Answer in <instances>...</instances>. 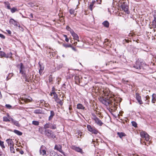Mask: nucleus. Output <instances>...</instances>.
Masks as SVG:
<instances>
[{"instance_id": "23", "label": "nucleus", "mask_w": 156, "mask_h": 156, "mask_svg": "<svg viewBox=\"0 0 156 156\" xmlns=\"http://www.w3.org/2000/svg\"><path fill=\"white\" fill-rule=\"evenodd\" d=\"M102 24L106 28H108L109 27V23L108 21L106 20L104 21Z\"/></svg>"}, {"instance_id": "19", "label": "nucleus", "mask_w": 156, "mask_h": 156, "mask_svg": "<svg viewBox=\"0 0 156 156\" xmlns=\"http://www.w3.org/2000/svg\"><path fill=\"white\" fill-rule=\"evenodd\" d=\"M55 115V113L54 111H50V115L49 117L48 120L49 121H50L52 119Z\"/></svg>"}, {"instance_id": "42", "label": "nucleus", "mask_w": 156, "mask_h": 156, "mask_svg": "<svg viewBox=\"0 0 156 156\" xmlns=\"http://www.w3.org/2000/svg\"><path fill=\"white\" fill-rule=\"evenodd\" d=\"M131 123L132 124V125L134 127H137V124L135 121H132L131 122Z\"/></svg>"}, {"instance_id": "3", "label": "nucleus", "mask_w": 156, "mask_h": 156, "mask_svg": "<svg viewBox=\"0 0 156 156\" xmlns=\"http://www.w3.org/2000/svg\"><path fill=\"white\" fill-rule=\"evenodd\" d=\"M144 66H146V64L144 63L142 60L139 58L136 61L133 67L136 69H143Z\"/></svg>"}, {"instance_id": "37", "label": "nucleus", "mask_w": 156, "mask_h": 156, "mask_svg": "<svg viewBox=\"0 0 156 156\" xmlns=\"http://www.w3.org/2000/svg\"><path fill=\"white\" fill-rule=\"evenodd\" d=\"M0 146L2 149L5 148V147L4 144V142L0 140Z\"/></svg>"}, {"instance_id": "21", "label": "nucleus", "mask_w": 156, "mask_h": 156, "mask_svg": "<svg viewBox=\"0 0 156 156\" xmlns=\"http://www.w3.org/2000/svg\"><path fill=\"white\" fill-rule=\"evenodd\" d=\"M117 135L121 139L122 138L123 136H126V134L123 132H117Z\"/></svg>"}, {"instance_id": "48", "label": "nucleus", "mask_w": 156, "mask_h": 156, "mask_svg": "<svg viewBox=\"0 0 156 156\" xmlns=\"http://www.w3.org/2000/svg\"><path fill=\"white\" fill-rule=\"evenodd\" d=\"M29 17L31 20H33L34 17L33 14V13H31L30 15H29Z\"/></svg>"}, {"instance_id": "24", "label": "nucleus", "mask_w": 156, "mask_h": 156, "mask_svg": "<svg viewBox=\"0 0 156 156\" xmlns=\"http://www.w3.org/2000/svg\"><path fill=\"white\" fill-rule=\"evenodd\" d=\"M77 108L79 109H84L85 107L82 104L79 103L77 105Z\"/></svg>"}, {"instance_id": "57", "label": "nucleus", "mask_w": 156, "mask_h": 156, "mask_svg": "<svg viewBox=\"0 0 156 156\" xmlns=\"http://www.w3.org/2000/svg\"><path fill=\"white\" fill-rule=\"evenodd\" d=\"M96 1L98 4H101V3L102 0H97Z\"/></svg>"}, {"instance_id": "43", "label": "nucleus", "mask_w": 156, "mask_h": 156, "mask_svg": "<svg viewBox=\"0 0 156 156\" xmlns=\"http://www.w3.org/2000/svg\"><path fill=\"white\" fill-rule=\"evenodd\" d=\"M10 149L11 153H15V150L14 148V147H10Z\"/></svg>"}, {"instance_id": "32", "label": "nucleus", "mask_w": 156, "mask_h": 156, "mask_svg": "<svg viewBox=\"0 0 156 156\" xmlns=\"http://www.w3.org/2000/svg\"><path fill=\"white\" fill-rule=\"evenodd\" d=\"M63 46L65 47L66 48H71L72 47V45L70 44H68L65 43H64L62 44Z\"/></svg>"}, {"instance_id": "27", "label": "nucleus", "mask_w": 156, "mask_h": 156, "mask_svg": "<svg viewBox=\"0 0 156 156\" xmlns=\"http://www.w3.org/2000/svg\"><path fill=\"white\" fill-rule=\"evenodd\" d=\"M55 100L57 103L59 104L61 106L63 105V102H62V101L59 98H58L56 99H55Z\"/></svg>"}, {"instance_id": "14", "label": "nucleus", "mask_w": 156, "mask_h": 156, "mask_svg": "<svg viewBox=\"0 0 156 156\" xmlns=\"http://www.w3.org/2000/svg\"><path fill=\"white\" fill-rule=\"evenodd\" d=\"M19 65H20V73L26 71L25 70V67L22 63H20V65L19 64L17 66H18Z\"/></svg>"}, {"instance_id": "6", "label": "nucleus", "mask_w": 156, "mask_h": 156, "mask_svg": "<svg viewBox=\"0 0 156 156\" xmlns=\"http://www.w3.org/2000/svg\"><path fill=\"white\" fill-rule=\"evenodd\" d=\"M121 8L126 13L129 14L130 12L128 9V6L126 4L125 2H123L122 5H121Z\"/></svg>"}, {"instance_id": "10", "label": "nucleus", "mask_w": 156, "mask_h": 156, "mask_svg": "<svg viewBox=\"0 0 156 156\" xmlns=\"http://www.w3.org/2000/svg\"><path fill=\"white\" fill-rule=\"evenodd\" d=\"M135 94H136V99L137 100L138 103L140 105H142V104H143V102L142 100L141 97L140 96V94L138 93H136Z\"/></svg>"}, {"instance_id": "13", "label": "nucleus", "mask_w": 156, "mask_h": 156, "mask_svg": "<svg viewBox=\"0 0 156 156\" xmlns=\"http://www.w3.org/2000/svg\"><path fill=\"white\" fill-rule=\"evenodd\" d=\"M9 23L10 24H11L13 25H14V26L16 27H20V25L18 26V23L15 20H14L13 19L11 18L9 20Z\"/></svg>"}, {"instance_id": "40", "label": "nucleus", "mask_w": 156, "mask_h": 156, "mask_svg": "<svg viewBox=\"0 0 156 156\" xmlns=\"http://www.w3.org/2000/svg\"><path fill=\"white\" fill-rule=\"evenodd\" d=\"M12 52H10L9 53H8L7 54H6L5 58H11L12 57Z\"/></svg>"}, {"instance_id": "18", "label": "nucleus", "mask_w": 156, "mask_h": 156, "mask_svg": "<svg viewBox=\"0 0 156 156\" xmlns=\"http://www.w3.org/2000/svg\"><path fill=\"white\" fill-rule=\"evenodd\" d=\"M150 99V97L148 95L144 97V101H145L146 104L148 105L149 104Z\"/></svg>"}, {"instance_id": "54", "label": "nucleus", "mask_w": 156, "mask_h": 156, "mask_svg": "<svg viewBox=\"0 0 156 156\" xmlns=\"http://www.w3.org/2000/svg\"><path fill=\"white\" fill-rule=\"evenodd\" d=\"M129 40L128 39H125L123 40L124 43H129Z\"/></svg>"}, {"instance_id": "15", "label": "nucleus", "mask_w": 156, "mask_h": 156, "mask_svg": "<svg viewBox=\"0 0 156 156\" xmlns=\"http://www.w3.org/2000/svg\"><path fill=\"white\" fill-rule=\"evenodd\" d=\"M6 142L10 147H14V144L13 142L11 139H8L6 140Z\"/></svg>"}, {"instance_id": "25", "label": "nucleus", "mask_w": 156, "mask_h": 156, "mask_svg": "<svg viewBox=\"0 0 156 156\" xmlns=\"http://www.w3.org/2000/svg\"><path fill=\"white\" fill-rule=\"evenodd\" d=\"M151 102L153 103H154L156 102V94H153L152 95V99Z\"/></svg>"}, {"instance_id": "11", "label": "nucleus", "mask_w": 156, "mask_h": 156, "mask_svg": "<svg viewBox=\"0 0 156 156\" xmlns=\"http://www.w3.org/2000/svg\"><path fill=\"white\" fill-rule=\"evenodd\" d=\"M71 148L77 152L81 153V154H83V153L82 149L79 147H77L74 145H72L71 146Z\"/></svg>"}, {"instance_id": "61", "label": "nucleus", "mask_w": 156, "mask_h": 156, "mask_svg": "<svg viewBox=\"0 0 156 156\" xmlns=\"http://www.w3.org/2000/svg\"><path fill=\"white\" fill-rule=\"evenodd\" d=\"M92 115L94 117L93 119H95V118H97L96 115L94 113L92 114Z\"/></svg>"}, {"instance_id": "2", "label": "nucleus", "mask_w": 156, "mask_h": 156, "mask_svg": "<svg viewBox=\"0 0 156 156\" xmlns=\"http://www.w3.org/2000/svg\"><path fill=\"white\" fill-rule=\"evenodd\" d=\"M41 134H44L48 138L54 139L56 138V135L54 132L50 129L44 130V131H41L39 130Z\"/></svg>"}, {"instance_id": "17", "label": "nucleus", "mask_w": 156, "mask_h": 156, "mask_svg": "<svg viewBox=\"0 0 156 156\" xmlns=\"http://www.w3.org/2000/svg\"><path fill=\"white\" fill-rule=\"evenodd\" d=\"M71 34L73 37L74 39L77 40L78 41H79V40H78L79 37L78 35L77 34L75 33L74 31Z\"/></svg>"}, {"instance_id": "39", "label": "nucleus", "mask_w": 156, "mask_h": 156, "mask_svg": "<svg viewBox=\"0 0 156 156\" xmlns=\"http://www.w3.org/2000/svg\"><path fill=\"white\" fill-rule=\"evenodd\" d=\"M39 122L38 121H32V124L35 126H38L39 125Z\"/></svg>"}, {"instance_id": "9", "label": "nucleus", "mask_w": 156, "mask_h": 156, "mask_svg": "<svg viewBox=\"0 0 156 156\" xmlns=\"http://www.w3.org/2000/svg\"><path fill=\"white\" fill-rule=\"evenodd\" d=\"M54 149L56 150L59 151L62 153L64 156H66L64 152L63 151L62 149V146L60 144L55 145L54 147Z\"/></svg>"}, {"instance_id": "56", "label": "nucleus", "mask_w": 156, "mask_h": 156, "mask_svg": "<svg viewBox=\"0 0 156 156\" xmlns=\"http://www.w3.org/2000/svg\"><path fill=\"white\" fill-rule=\"evenodd\" d=\"M71 48L74 51H77L76 49L75 48L73 47L72 45V47H71Z\"/></svg>"}, {"instance_id": "28", "label": "nucleus", "mask_w": 156, "mask_h": 156, "mask_svg": "<svg viewBox=\"0 0 156 156\" xmlns=\"http://www.w3.org/2000/svg\"><path fill=\"white\" fill-rule=\"evenodd\" d=\"M13 132L19 136H21L23 134L22 132L16 129L14 130Z\"/></svg>"}, {"instance_id": "36", "label": "nucleus", "mask_w": 156, "mask_h": 156, "mask_svg": "<svg viewBox=\"0 0 156 156\" xmlns=\"http://www.w3.org/2000/svg\"><path fill=\"white\" fill-rule=\"evenodd\" d=\"M75 80V81L76 82H79V83L80 82V78L78 76H76L74 77Z\"/></svg>"}, {"instance_id": "60", "label": "nucleus", "mask_w": 156, "mask_h": 156, "mask_svg": "<svg viewBox=\"0 0 156 156\" xmlns=\"http://www.w3.org/2000/svg\"><path fill=\"white\" fill-rule=\"evenodd\" d=\"M20 153L21 154H23L24 153V151L23 150H21L20 151Z\"/></svg>"}, {"instance_id": "41", "label": "nucleus", "mask_w": 156, "mask_h": 156, "mask_svg": "<svg viewBox=\"0 0 156 156\" xmlns=\"http://www.w3.org/2000/svg\"><path fill=\"white\" fill-rule=\"evenodd\" d=\"M55 88L54 87H53L52 88L51 90V93L50 95L51 96H52V95L53 94H52L53 93H56L55 92Z\"/></svg>"}, {"instance_id": "12", "label": "nucleus", "mask_w": 156, "mask_h": 156, "mask_svg": "<svg viewBox=\"0 0 156 156\" xmlns=\"http://www.w3.org/2000/svg\"><path fill=\"white\" fill-rule=\"evenodd\" d=\"M93 119L95 121V123L99 126H101L103 124L101 121L98 117L95 118V119Z\"/></svg>"}, {"instance_id": "33", "label": "nucleus", "mask_w": 156, "mask_h": 156, "mask_svg": "<svg viewBox=\"0 0 156 156\" xmlns=\"http://www.w3.org/2000/svg\"><path fill=\"white\" fill-rule=\"evenodd\" d=\"M11 12L12 13H13L15 12L16 11H18V10L17 8L16 7H13L11 9Z\"/></svg>"}, {"instance_id": "26", "label": "nucleus", "mask_w": 156, "mask_h": 156, "mask_svg": "<svg viewBox=\"0 0 156 156\" xmlns=\"http://www.w3.org/2000/svg\"><path fill=\"white\" fill-rule=\"evenodd\" d=\"M63 66V64L62 63L58 65L56 67H55V71L59 70V69L62 68Z\"/></svg>"}, {"instance_id": "8", "label": "nucleus", "mask_w": 156, "mask_h": 156, "mask_svg": "<svg viewBox=\"0 0 156 156\" xmlns=\"http://www.w3.org/2000/svg\"><path fill=\"white\" fill-rule=\"evenodd\" d=\"M141 136L142 138H144L147 141H148L149 140V135L145 131H142L140 133Z\"/></svg>"}, {"instance_id": "53", "label": "nucleus", "mask_w": 156, "mask_h": 156, "mask_svg": "<svg viewBox=\"0 0 156 156\" xmlns=\"http://www.w3.org/2000/svg\"><path fill=\"white\" fill-rule=\"evenodd\" d=\"M0 37L3 39L5 38V36L3 34H0Z\"/></svg>"}, {"instance_id": "4", "label": "nucleus", "mask_w": 156, "mask_h": 156, "mask_svg": "<svg viewBox=\"0 0 156 156\" xmlns=\"http://www.w3.org/2000/svg\"><path fill=\"white\" fill-rule=\"evenodd\" d=\"M50 128L53 129H55L57 128L56 125L54 123L48 122L45 124L43 127L44 130L49 129L48 128Z\"/></svg>"}, {"instance_id": "64", "label": "nucleus", "mask_w": 156, "mask_h": 156, "mask_svg": "<svg viewBox=\"0 0 156 156\" xmlns=\"http://www.w3.org/2000/svg\"><path fill=\"white\" fill-rule=\"evenodd\" d=\"M69 110L71 111L72 110V108L71 107H69Z\"/></svg>"}, {"instance_id": "47", "label": "nucleus", "mask_w": 156, "mask_h": 156, "mask_svg": "<svg viewBox=\"0 0 156 156\" xmlns=\"http://www.w3.org/2000/svg\"><path fill=\"white\" fill-rule=\"evenodd\" d=\"M133 53L134 54H136L137 53L138 51V50L137 49H136V48H134L133 50Z\"/></svg>"}, {"instance_id": "55", "label": "nucleus", "mask_w": 156, "mask_h": 156, "mask_svg": "<svg viewBox=\"0 0 156 156\" xmlns=\"http://www.w3.org/2000/svg\"><path fill=\"white\" fill-rule=\"evenodd\" d=\"M93 4H90V5L89 8L91 11H92V7H93Z\"/></svg>"}, {"instance_id": "20", "label": "nucleus", "mask_w": 156, "mask_h": 156, "mask_svg": "<svg viewBox=\"0 0 156 156\" xmlns=\"http://www.w3.org/2000/svg\"><path fill=\"white\" fill-rule=\"evenodd\" d=\"M34 112L35 114H42L43 113V111L40 109H36L34 110Z\"/></svg>"}, {"instance_id": "22", "label": "nucleus", "mask_w": 156, "mask_h": 156, "mask_svg": "<svg viewBox=\"0 0 156 156\" xmlns=\"http://www.w3.org/2000/svg\"><path fill=\"white\" fill-rule=\"evenodd\" d=\"M154 20L152 22L153 27H156V13L154 15Z\"/></svg>"}, {"instance_id": "59", "label": "nucleus", "mask_w": 156, "mask_h": 156, "mask_svg": "<svg viewBox=\"0 0 156 156\" xmlns=\"http://www.w3.org/2000/svg\"><path fill=\"white\" fill-rule=\"evenodd\" d=\"M6 31L7 33L10 35L11 34L12 32L11 31L9 30H6Z\"/></svg>"}, {"instance_id": "46", "label": "nucleus", "mask_w": 156, "mask_h": 156, "mask_svg": "<svg viewBox=\"0 0 156 156\" xmlns=\"http://www.w3.org/2000/svg\"><path fill=\"white\" fill-rule=\"evenodd\" d=\"M53 94L54 95V97L55 100V99H56L58 98V96L57 94L56 93H53Z\"/></svg>"}, {"instance_id": "62", "label": "nucleus", "mask_w": 156, "mask_h": 156, "mask_svg": "<svg viewBox=\"0 0 156 156\" xmlns=\"http://www.w3.org/2000/svg\"><path fill=\"white\" fill-rule=\"evenodd\" d=\"M65 41L66 42H68L69 41V38L67 37H66V38H65Z\"/></svg>"}, {"instance_id": "52", "label": "nucleus", "mask_w": 156, "mask_h": 156, "mask_svg": "<svg viewBox=\"0 0 156 156\" xmlns=\"http://www.w3.org/2000/svg\"><path fill=\"white\" fill-rule=\"evenodd\" d=\"M39 67L40 68L39 70H44V66H42L41 65L39 64Z\"/></svg>"}, {"instance_id": "7", "label": "nucleus", "mask_w": 156, "mask_h": 156, "mask_svg": "<svg viewBox=\"0 0 156 156\" xmlns=\"http://www.w3.org/2000/svg\"><path fill=\"white\" fill-rule=\"evenodd\" d=\"M47 148L44 146L42 145L41 146L39 150L40 154L42 156H44L46 155Z\"/></svg>"}, {"instance_id": "38", "label": "nucleus", "mask_w": 156, "mask_h": 156, "mask_svg": "<svg viewBox=\"0 0 156 156\" xmlns=\"http://www.w3.org/2000/svg\"><path fill=\"white\" fill-rule=\"evenodd\" d=\"M66 29L70 31V33L71 34L74 31L73 30L71 29V28L69 26H67L66 27Z\"/></svg>"}, {"instance_id": "5", "label": "nucleus", "mask_w": 156, "mask_h": 156, "mask_svg": "<svg viewBox=\"0 0 156 156\" xmlns=\"http://www.w3.org/2000/svg\"><path fill=\"white\" fill-rule=\"evenodd\" d=\"M87 130L92 134H97L98 133V130L94 126H92L90 125H87Z\"/></svg>"}, {"instance_id": "49", "label": "nucleus", "mask_w": 156, "mask_h": 156, "mask_svg": "<svg viewBox=\"0 0 156 156\" xmlns=\"http://www.w3.org/2000/svg\"><path fill=\"white\" fill-rule=\"evenodd\" d=\"M5 107L6 108L10 109L12 108V106L9 104H6L5 105Z\"/></svg>"}, {"instance_id": "29", "label": "nucleus", "mask_w": 156, "mask_h": 156, "mask_svg": "<svg viewBox=\"0 0 156 156\" xmlns=\"http://www.w3.org/2000/svg\"><path fill=\"white\" fill-rule=\"evenodd\" d=\"M4 4H5V6L6 7L7 9H10V6L9 2H5Z\"/></svg>"}, {"instance_id": "34", "label": "nucleus", "mask_w": 156, "mask_h": 156, "mask_svg": "<svg viewBox=\"0 0 156 156\" xmlns=\"http://www.w3.org/2000/svg\"><path fill=\"white\" fill-rule=\"evenodd\" d=\"M53 77L52 75H50L49 77V83H51V84L53 83Z\"/></svg>"}, {"instance_id": "35", "label": "nucleus", "mask_w": 156, "mask_h": 156, "mask_svg": "<svg viewBox=\"0 0 156 156\" xmlns=\"http://www.w3.org/2000/svg\"><path fill=\"white\" fill-rule=\"evenodd\" d=\"M6 56V54L5 52L2 51H0V56H1V57H4L5 58Z\"/></svg>"}, {"instance_id": "44", "label": "nucleus", "mask_w": 156, "mask_h": 156, "mask_svg": "<svg viewBox=\"0 0 156 156\" xmlns=\"http://www.w3.org/2000/svg\"><path fill=\"white\" fill-rule=\"evenodd\" d=\"M69 12L70 14H74L75 12V10L73 9H71L69 10Z\"/></svg>"}, {"instance_id": "63", "label": "nucleus", "mask_w": 156, "mask_h": 156, "mask_svg": "<svg viewBox=\"0 0 156 156\" xmlns=\"http://www.w3.org/2000/svg\"><path fill=\"white\" fill-rule=\"evenodd\" d=\"M63 36L64 37H65V38H66V37H67V35H63Z\"/></svg>"}, {"instance_id": "50", "label": "nucleus", "mask_w": 156, "mask_h": 156, "mask_svg": "<svg viewBox=\"0 0 156 156\" xmlns=\"http://www.w3.org/2000/svg\"><path fill=\"white\" fill-rule=\"evenodd\" d=\"M116 61L114 62V61L112 62V61H110L107 62L106 64V65L107 66L108 65H109L110 64H112V63H116Z\"/></svg>"}, {"instance_id": "1", "label": "nucleus", "mask_w": 156, "mask_h": 156, "mask_svg": "<svg viewBox=\"0 0 156 156\" xmlns=\"http://www.w3.org/2000/svg\"><path fill=\"white\" fill-rule=\"evenodd\" d=\"M99 101L103 104L105 105L110 106L112 105L113 101H114V99L113 98L111 97H107V98H104L103 97H100L99 98Z\"/></svg>"}, {"instance_id": "30", "label": "nucleus", "mask_w": 156, "mask_h": 156, "mask_svg": "<svg viewBox=\"0 0 156 156\" xmlns=\"http://www.w3.org/2000/svg\"><path fill=\"white\" fill-rule=\"evenodd\" d=\"M13 74L12 73H9L8 76L7 77L6 80H9V79L13 76Z\"/></svg>"}, {"instance_id": "51", "label": "nucleus", "mask_w": 156, "mask_h": 156, "mask_svg": "<svg viewBox=\"0 0 156 156\" xmlns=\"http://www.w3.org/2000/svg\"><path fill=\"white\" fill-rule=\"evenodd\" d=\"M25 79V81L26 82H30V79L27 76L26 77H25L24 78Z\"/></svg>"}, {"instance_id": "16", "label": "nucleus", "mask_w": 156, "mask_h": 156, "mask_svg": "<svg viewBox=\"0 0 156 156\" xmlns=\"http://www.w3.org/2000/svg\"><path fill=\"white\" fill-rule=\"evenodd\" d=\"M10 119H11L12 123L14 125H15L17 127L20 126V124H19V122L18 121L12 118H11Z\"/></svg>"}, {"instance_id": "58", "label": "nucleus", "mask_w": 156, "mask_h": 156, "mask_svg": "<svg viewBox=\"0 0 156 156\" xmlns=\"http://www.w3.org/2000/svg\"><path fill=\"white\" fill-rule=\"evenodd\" d=\"M43 70H39V74H40V75H41L43 74Z\"/></svg>"}, {"instance_id": "45", "label": "nucleus", "mask_w": 156, "mask_h": 156, "mask_svg": "<svg viewBox=\"0 0 156 156\" xmlns=\"http://www.w3.org/2000/svg\"><path fill=\"white\" fill-rule=\"evenodd\" d=\"M22 75V76L24 78L25 77H26L27 76L26 73V71L21 73H20Z\"/></svg>"}, {"instance_id": "31", "label": "nucleus", "mask_w": 156, "mask_h": 156, "mask_svg": "<svg viewBox=\"0 0 156 156\" xmlns=\"http://www.w3.org/2000/svg\"><path fill=\"white\" fill-rule=\"evenodd\" d=\"M10 118H9V119H8L7 117L5 116L3 117V121L7 122H10L11 121V119H10Z\"/></svg>"}]
</instances>
